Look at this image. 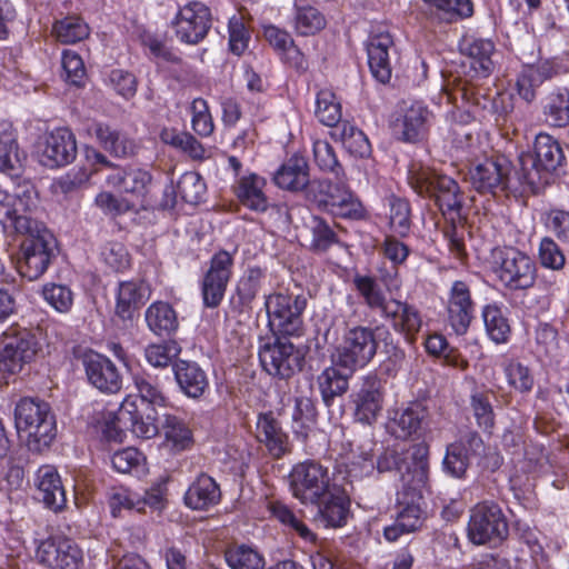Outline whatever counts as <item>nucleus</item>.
<instances>
[{"instance_id": "1", "label": "nucleus", "mask_w": 569, "mask_h": 569, "mask_svg": "<svg viewBox=\"0 0 569 569\" xmlns=\"http://www.w3.org/2000/svg\"><path fill=\"white\" fill-rule=\"evenodd\" d=\"M133 383L138 395H128L120 405L118 420L126 428L142 439H151L158 433V426L152 415L147 413L149 406H167V397L148 373H136Z\"/></svg>"}, {"instance_id": "2", "label": "nucleus", "mask_w": 569, "mask_h": 569, "mask_svg": "<svg viewBox=\"0 0 569 569\" xmlns=\"http://www.w3.org/2000/svg\"><path fill=\"white\" fill-rule=\"evenodd\" d=\"M377 338L386 346L392 343V335L386 327L375 329L365 326L349 327L345 330L341 341L332 353V363L352 375L365 368L375 358L378 349Z\"/></svg>"}, {"instance_id": "3", "label": "nucleus", "mask_w": 569, "mask_h": 569, "mask_svg": "<svg viewBox=\"0 0 569 569\" xmlns=\"http://www.w3.org/2000/svg\"><path fill=\"white\" fill-rule=\"evenodd\" d=\"M14 423L20 439L31 451L43 450L56 438V419L44 401L21 399L14 409Z\"/></svg>"}, {"instance_id": "4", "label": "nucleus", "mask_w": 569, "mask_h": 569, "mask_svg": "<svg viewBox=\"0 0 569 569\" xmlns=\"http://www.w3.org/2000/svg\"><path fill=\"white\" fill-rule=\"evenodd\" d=\"M28 230L18 231L26 238L21 241L17 257V270L23 278L38 280L49 268L54 257L56 240L53 234L37 220Z\"/></svg>"}, {"instance_id": "5", "label": "nucleus", "mask_w": 569, "mask_h": 569, "mask_svg": "<svg viewBox=\"0 0 569 569\" xmlns=\"http://www.w3.org/2000/svg\"><path fill=\"white\" fill-rule=\"evenodd\" d=\"M565 160L559 142L547 133H539L535 140L533 153L519 157V179L532 192H538L549 179L550 172L556 170Z\"/></svg>"}, {"instance_id": "6", "label": "nucleus", "mask_w": 569, "mask_h": 569, "mask_svg": "<svg viewBox=\"0 0 569 569\" xmlns=\"http://www.w3.org/2000/svg\"><path fill=\"white\" fill-rule=\"evenodd\" d=\"M408 181L419 196L433 199L443 214L460 213L463 194L452 178L430 168L412 166Z\"/></svg>"}, {"instance_id": "7", "label": "nucleus", "mask_w": 569, "mask_h": 569, "mask_svg": "<svg viewBox=\"0 0 569 569\" xmlns=\"http://www.w3.org/2000/svg\"><path fill=\"white\" fill-rule=\"evenodd\" d=\"M491 258V270L507 290H527L535 284L537 266L526 252L515 247L495 248Z\"/></svg>"}, {"instance_id": "8", "label": "nucleus", "mask_w": 569, "mask_h": 569, "mask_svg": "<svg viewBox=\"0 0 569 569\" xmlns=\"http://www.w3.org/2000/svg\"><path fill=\"white\" fill-rule=\"evenodd\" d=\"M335 487L328 468L316 461L298 463L290 472L292 495L305 505L320 503Z\"/></svg>"}, {"instance_id": "9", "label": "nucleus", "mask_w": 569, "mask_h": 569, "mask_svg": "<svg viewBox=\"0 0 569 569\" xmlns=\"http://www.w3.org/2000/svg\"><path fill=\"white\" fill-rule=\"evenodd\" d=\"M305 355L286 338L267 339L259 346L262 369L271 377L286 380L301 370Z\"/></svg>"}, {"instance_id": "10", "label": "nucleus", "mask_w": 569, "mask_h": 569, "mask_svg": "<svg viewBox=\"0 0 569 569\" xmlns=\"http://www.w3.org/2000/svg\"><path fill=\"white\" fill-rule=\"evenodd\" d=\"M307 300L302 296L270 293L264 298V308L271 331L282 336H300L302 312Z\"/></svg>"}, {"instance_id": "11", "label": "nucleus", "mask_w": 569, "mask_h": 569, "mask_svg": "<svg viewBox=\"0 0 569 569\" xmlns=\"http://www.w3.org/2000/svg\"><path fill=\"white\" fill-rule=\"evenodd\" d=\"M468 538L473 545H497L505 540L509 529L501 508L485 501L476 505L470 511Z\"/></svg>"}, {"instance_id": "12", "label": "nucleus", "mask_w": 569, "mask_h": 569, "mask_svg": "<svg viewBox=\"0 0 569 569\" xmlns=\"http://www.w3.org/2000/svg\"><path fill=\"white\" fill-rule=\"evenodd\" d=\"M0 371L14 373L38 352V341L27 328L13 325L1 333Z\"/></svg>"}, {"instance_id": "13", "label": "nucleus", "mask_w": 569, "mask_h": 569, "mask_svg": "<svg viewBox=\"0 0 569 569\" xmlns=\"http://www.w3.org/2000/svg\"><path fill=\"white\" fill-rule=\"evenodd\" d=\"M219 250L209 260L208 267L200 281L201 296L204 307L214 309L223 300L228 283L232 276L234 253Z\"/></svg>"}, {"instance_id": "14", "label": "nucleus", "mask_w": 569, "mask_h": 569, "mask_svg": "<svg viewBox=\"0 0 569 569\" xmlns=\"http://www.w3.org/2000/svg\"><path fill=\"white\" fill-rule=\"evenodd\" d=\"M34 560L44 569H80L83 551L68 537L51 536L37 543Z\"/></svg>"}, {"instance_id": "15", "label": "nucleus", "mask_w": 569, "mask_h": 569, "mask_svg": "<svg viewBox=\"0 0 569 569\" xmlns=\"http://www.w3.org/2000/svg\"><path fill=\"white\" fill-rule=\"evenodd\" d=\"M336 182L325 179L316 182L322 196L320 203L332 216L359 220L365 217V208L347 184L346 174Z\"/></svg>"}, {"instance_id": "16", "label": "nucleus", "mask_w": 569, "mask_h": 569, "mask_svg": "<svg viewBox=\"0 0 569 569\" xmlns=\"http://www.w3.org/2000/svg\"><path fill=\"white\" fill-rule=\"evenodd\" d=\"M172 24L181 42L197 44L206 38L211 28L210 9L200 1H191L180 8Z\"/></svg>"}, {"instance_id": "17", "label": "nucleus", "mask_w": 569, "mask_h": 569, "mask_svg": "<svg viewBox=\"0 0 569 569\" xmlns=\"http://www.w3.org/2000/svg\"><path fill=\"white\" fill-rule=\"evenodd\" d=\"M383 382L376 375L362 376L351 393L355 418L362 423H372L383 407Z\"/></svg>"}, {"instance_id": "18", "label": "nucleus", "mask_w": 569, "mask_h": 569, "mask_svg": "<svg viewBox=\"0 0 569 569\" xmlns=\"http://www.w3.org/2000/svg\"><path fill=\"white\" fill-rule=\"evenodd\" d=\"M429 447L426 442L408 446L399 451L402 488L423 489L428 483Z\"/></svg>"}, {"instance_id": "19", "label": "nucleus", "mask_w": 569, "mask_h": 569, "mask_svg": "<svg viewBox=\"0 0 569 569\" xmlns=\"http://www.w3.org/2000/svg\"><path fill=\"white\" fill-rule=\"evenodd\" d=\"M485 451V443L477 432H469L462 439L447 447L442 460L443 471L457 479L465 478L472 457Z\"/></svg>"}, {"instance_id": "20", "label": "nucleus", "mask_w": 569, "mask_h": 569, "mask_svg": "<svg viewBox=\"0 0 569 569\" xmlns=\"http://www.w3.org/2000/svg\"><path fill=\"white\" fill-rule=\"evenodd\" d=\"M82 365L90 385L104 393H116L122 387V376L117 366L106 356L98 352H87Z\"/></svg>"}, {"instance_id": "21", "label": "nucleus", "mask_w": 569, "mask_h": 569, "mask_svg": "<svg viewBox=\"0 0 569 569\" xmlns=\"http://www.w3.org/2000/svg\"><path fill=\"white\" fill-rule=\"evenodd\" d=\"M509 161L503 157L485 159L469 170L472 187L479 192H492L507 188Z\"/></svg>"}, {"instance_id": "22", "label": "nucleus", "mask_w": 569, "mask_h": 569, "mask_svg": "<svg viewBox=\"0 0 569 569\" xmlns=\"http://www.w3.org/2000/svg\"><path fill=\"white\" fill-rule=\"evenodd\" d=\"M34 207L31 191L22 194H11L0 188V222L4 228H12L16 232L24 231L34 221L30 212Z\"/></svg>"}, {"instance_id": "23", "label": "nucleus", "mask_w": 569, "mask_h": 569, "mask_svg": "<svg viewBox=\"0 0 569 569\" xmlns=\"http://www.w3.org/2000/svg\"><path fill=\"white\" fill-rule=\"evenodd\" d=\"M448 323L459 336L465 335L475 318V302L469 286L457 280L451 284L447 301Z\"/></svg>"}, {"instance_id": "24", "label": "nucleus", "mask_w": 569, "mask_h": 569, "mask_svg": "<svg viewBox=\"0 0 569 569\" xmlns=\"http://www.w3.org/2000/svg\"><path fill=\"white\" fill-rule=\"evenodd\" d=\"M431 112L421 102L405 108L392 121L395 136L408 143L421 141L429 128Z\"/></svg>"}, {"instance_id": "25", "label": "nucleus", "mask_w": 569, "mask_h": 569, "mask_svg": "<svg viewBox=\"0 0 569 569\" xmlns=\"http://www.w3.org/2000/svg\"><path fill=\"white\" fill-rule=\"evenodd\" d=\"M77 154L73 133L67 128L51 131L44 139L40 162L48 168H57L71 162Z\"/></svg>"}, {"instance_id": "26", "label": "nucleus", "mask_w": 569, "mask_h": 569, "mask_svg": "<svg viewBox=\"0 0 569 569\" xmlns=\"http://www.w3.org/2000/svg\"><path fill=\"white\" fill-rule=\"evenodd\" d=\"M86 131L94 137L99 144L116 158H129L138 152L139 146L134 139L112 128L106 122L91 121Z\"/></svg>"}, {"instance_id": "27", "label": "nucleus", "mask_w": 569, "mask_h": 569, "mask_svg": "<svg viewBox=\"0 0 569 569\" xmlns=\"http://www.w3.org/2000/svg\"><path fill=\"white\" fill-rule=\"evenodd\" d=\"M381 317L389 320L392 329L403 336L406 341L413 343L422 327L419 310L406 301L389 299Z\"/></svg>"}, {"instance_id": "28", "label": "nucleus", "mask_w": 569, "mask_h": 569, "mask_svg": "<svg viewBox=\"0 0 569 569\" xmlns=\"http://www.w3.org/2000/svg\"><path fill=\"white\" fill-rule=\"evenodd\" d=\"M107 183L121 193L130 194L137 202H142L150 191L152 174L143 168L127 167L110 173Z\"/></svg>"}, {"instance_id": "29", "label": "nucleus", "mask_w": 569, "mask_h": 569, "mask_svg": "<svg viewBox=\"0 0 569 569\" xmlns=\"http://www.w3.org/2000/svg\"><path fill=\"white\" fill-rule=\"evenodd\" d=\"M393 39L389 31L377 30L371 33L367 44L368 64L375 79L387 83L391 79L390 50Z\"/></svg>"}, {"instance_id": "30", "label": "nucleus", "mask_w": 569, "mask_h": 569, "mask_svg": "<svg viewBox=\"0 0 569 569\" xmlns=\"http://www.w3.org/2000/svg\"><path fill=\"white\" fill-rule=\"evenodd\" d=\"M267 180L253 172L240 176L233 183V192L239 202L254 212H266L269 209V198L266 193Z\"/></svg>"}, {"instance_id": "31", "label": "nucleus", "mask_w": 569, "mask_h": 569, "mask_svg": "<svg viewBox=\"0 0 569 569\" xmlns=\"http://www.w3.org/2000/svg\"><path fill=\"white\" fill-rule=\"evenodd\" d=\"M34 485L38 489V498L47 508L57 512L66 507V490L53 466H41L34 475Z\"/></svg>"}, {"instance_id": "32", "label": "nucleus", "mask_w": 569, "mask_h": 569, "mask_svg": "<svg viewBox=\"0 0 569 569\" xmlns=\"http://www.w3.org/2000/svg\"><path fill=\"white\" fill-rule=\"evenodd\" d=\"M460 51L469 60L475 76L486 78L492 72L495 44L491 40L467 36L460 42Z\"/></svg>"}, {"instance_id": "33", "label": "nucleus", "mask_w": 569, "mask_h": 569, "mask_svg": "<svg viewBox=\"0 0 569 569\" xmlns=\"http://www.w3.org/2000/svg\"><path fill=\"white\" fill-rule=\"evenodd\" d=\"M174 380L188 398L198 399L208 389L206 372L194 361L178 360L173 365Z\"/></svg>"}, {"instance_id": "34", "label": "nucleus", "mask_w": 569, "mask_h": 569, "mask_svg": "<svg viewBox=\"0 0 569 569\" xmlns=\"http://www.w3.org/2000/svg\"><path fill=\"white\" fill-rule=\"evenodd\" d=\"M422 490L402 488L398 492V512L396 519L399 526L410 532L418 530L425 520V512L421 509Z\"/></svg>"}, {"instance_id": "35", "label": "nucleus", "mask_w": 569, "mask_h": 569, "mask_svg": "<svg viewBox=\"0 0 569 569\" xmlns=\"http://www.w3.org/2000/svg\"><path fill=\"white\" fill-rule=\"evenodd\" d=\"M221 491L216 480L206 475H199L184 493V503L193 510H207L219 503Z\"/></svg>"}, {"instance_id": "36", "label": "nucleus", "mask_w": 569, "mask_h": 569, "mask_svg": "<svg viewBox=\"0 0 569 569\" xmlns=\"http://www.w3.org/2000/svg\"><path fill=\"white\" fill-rule=\"evenodd\" d=\"M426 14L438 22L453 23L473 14L471 0H421Z\"/></svg>"}, {"instance_id": "37", "label": "nucleus", "mask_w": 569, "mask_h": 569, "mask_svg": "<svg viewBox=\"0 0 569 569\" xmlns=\"http://www.w3.org/2000/svg\"><path fill=\"white\" fill-rule=\"evenodd\" d=\"M274 183L284 190L300 191L309 183V166L305 157H290L274 173Z\"/></svg>"}, {"instance_id": "38", "label": "nucleus", "mask_w": 569, "mask_h": 569, "mask_svg": "<svg viewBox=\"0 0 569 569\" xmlns=\"http://www.w3.org/2000/svg\"><path fill=\"white\" fill-rule=\"evenodd\" d=\"M148 329L158 337L170 336L179 327L176 310L169 302L154 301L144 311Z\"/></svg>"}, {"instance_id": "39", "label": "nucleus", "mask_w": 569, "mask_h": 569, "mask_svg": "<svg viewBox=\"0 0 569 569\" xmlns=\"http://www.w3.org/2000/svg\"><path fill=\"white\" fill-rule=\"evenodd\" d=\"M267 279V271L260 267H249L239 278L236 286L237 300H232L239 311L249 309Z\"/></svg>"}, {"instance_id": "40", "label": "nucleus", "mask_w": 569, "mask_h": 569, "mask_svg": "<svg viewBox=\"0 0 569 569\" xmlns=\"http://www.w3.org/2000/svg\"><path fill=\"white\" fill-rule=\"evenodd\" d=\"M331 136L340 141L343 148L353 157L366 158L371 154V144L367 136L348 121H342L335 127Z\"/></svg>"}, {"instance_id": "41", "label": "nucleus", "mask_w": 569, "mask_h": 569, "mask_svg": "<svg viewBox=\"0 0 569 569\" xmlns=\"http://www.w3.org/2000/svg\"><path fill=\"white\" fill-rule=\"evenodd\" d=\"M257 439L263 442L270 453L280 457L286 451L287 436L272 413H261L257 420Z\"/></svg>"}, {"instance_id": "42", "label": "nucleus", "mask_w": 569, "mask_h": 569, "mask_svg": "<svg viewBox=\"0 0 569 569\" xmlns=\"http://www.w3.org/2000/svg\"><path fill=\"white\" fill-rule=\"evenodd\" d=\"M327 26L326 17L315 7L295 1L292 28L298 36H315Z\"/></svg>"}, {"instance_id": "43", "label": "nucleus", "mask_w": 569, "mask_h": 569, "mask_svg": "<svg viewBox=\"0 0 569 569\" xmlns=\"http://www.w3.org/2000/svg\"><path fill=\"white\" fill-rule=\"evenodd\" d=\"M147 287L142 281H121L117 291L116 313L122 319H129L144 300Z\"/></svg>"}, {"instance_id": "44", "label": "nucleus", "mask_w": 569, "mask_h": 569, "mask_svg": "<svg viewBox=\"0 0 569 569\" xmlns=\"http://www.w3.org/2000/svg\"><path fill=\"white\" fill-rule=\"evenodd\" d=\"M425 416V409L419 403H415L396 411L388 428L395 437L406 439L420 429Z\"/></svg>"}, {"instance_id": "45", "label": "nucleus", "mask_w": 569, "mask_h": 569, "mask_svg": "<svg viewBox=\"0 0 569 569\" xmlns=\"http://www.w3.org/2000/svg\"><path fill=\"white\" fill-rule=\"evenodd\" d=\"M550 77V68L546 63L523 66L516 80L518 94L526 101L533 100L536 89Z\"/></svg>"}, {"instance_id": "46", "label": "nucleus", "mask_w": 569, "mask_h": 569, "mask_svg": "<svg viewBox=\"0 0 569 569\" xmlns=\"http://www.w3.org/2000/svg\"><path fill=\"white\" fill-rule=\"evenodd\" d=\"M164 446L173 451H182L192 445V432L186 422L173 415H164L162 420Z\"/></svg>"}, {"instance_id": "47", "label": "nucleus", "mask_w": 569, "mask_h": 569, "mask_svg": "<svg viewBox=\"0 0 569 569\" xmlns=\"http://www.w3.org/2000/svg\"><path fill=\"white\" fill-rule=\"evenodd\" d=\"M485 329L495 343H506L511 333L509 321L505 311L497 305H487L482 309Z\"/></svg>"}, {"instance_id": "48", "label": "nucleus", "mask_w": 569, "mask_h": 569, "mask_svg": "<svg viewBox=\"0 0 569 569\" xmlns=\"http://www.w3.org/2000/svg\"><path fill=\"white\" fill-rule=\"evenodd\" d=\"M336 365L326 368L318 376V386L322 400L330 407L336 397L342 396L349 388L348 376H343Z\"/></svg>"}, {"instance_id": "49", "label": "nucleus", "mask_w": 569, "mask_h": 569, "mask_svg": "<svg viewBox=\"0 0 569 569\" xmlns=\"http://www.w3.org/2000/svg\"><path fill=\"white\" fill-rule=\"evenodd\" d=\"M315 505L319 507V512L328 526L340 527L346 522L349 502L337 487L330 490V497Z\"/></svg>"}, {"instance_id": "50", "label": "nucleus", "mask_w": 569, "mask_h": 569, "mask_svg": "<svg viewBox=\"0 0 569 569\" xmlns=\"http://www.w3.org/2000/svg\"><path fill=\"white\" fill-rule=\"evenodd\" d=\"M90 33L89 26L77 16L57 20L52 26V34L64 44H72L86 39Z\"/></svg>"}, {"instance_id": "51", "label": "nucleus", "mask_w": 569, "mask_h": 569, "mask_svg": "<svg viewBox=\"0 0 569 569\" xmlns=\"http://www.w3.org/2000/svg\"><path fill=\"white\" fill-rule=\"evenodd\" d=\"M353 284L369 309L379 311L380 315L385 311L389 300L375 278L358 274L353 278Z\"/></svg>"}, {"instance_id": "52", "label": "nucleus", "mask_w": 569, "mask_h": 569, "mask_svg": "<svg viewBox=\"0 0 569 569\" xmlns=\"http://www.w3.org/2000/svg\"><path fill=\"white\" fill-rule=\"evenodd\" d=\"M546 121L552 126L562 128L569 124V91L551 92L543 106Z\"/></svg>"}, {"instance_id": "53", "label": "nucleus", "mask_w": 569, "mask_h": 569, "mask_svg": "<svg viewBox=\"0 0 569 569\" xmlns=\"http://www.w3.org/2000/svg\"><path fill=\"white\" fill-rule=\"evenodd\" d=\"M308 228L311 233L310 249L317 253L328 251L332 246L339 243L338 234L328 221L323 218L311 217Z\"/></svg>"}, {"instance_id": "54", "label": "nucleus", "mask_w": 569, "mask_h": 569, "mask_svg": "<svg viewBox=\"0 0 569 569\" xmlns=\"http://www.w3.org/2000/svg\"><path fill=\"white\" fill-rule=\"evenodd\" d=\"M315 114L327 127L335 129L341 123V104L331 90L322 89L317 93Z\"/></svg>"}, {"instance_id": "55", "label": "nucleus", "mask_w": 569, "mask_h": 569, "mask_svg": "<svg viewBox=\"0 0 569 569\" xmlns=\"http://www.w3.org/2000/svg\"><path fill=\"white\" fill-rule=\"evenodd\" d=\"M180 353L181 347L176 340L150 343L144 349V358L153 368L173 367Z\"/></svg>"}, {"instance_id": "56", "label": "nucleus", "mask_w": 569, "mask_h": 569, "mask_svg": "<svg viewBox=\"0 0 569 569\" xmlns=\"http://www.w3.org/2000/svg\"><path fill=\"white\" fill-rule=\"evenodd\" d=\"M224 559L230 569H263L264 559L253 548L246 545L229 547Z\"/></svg>"}, {"instance_id": "57", "label": "nucleus", "mask_w": 569, "mask_h": 569, "mask_svg": "<svg viewBox=\"0 0 569 569\" xmlns=\"http://www.w3.org/2000/svg\"><path fill=\"white\" fill-rule=\"evenodd\" d=\"M20 163L18 144L11 124H0V170L4 173L12 172Z\"/></svg>"}, {"instance_id": "58", "label": "nucleus", "mask_w": 569, "mask_h": 569, "mask_svg": "<svg viewBox=\"0 0 569 569\" xmlns=\"http://www.w3.org/2000/svg\"><path fill=\"white\" fill-rule=\"evenodd\" d=\"M388 206L390 210L389 226L395 234L399 237H407L410 232V204L407 200L391 196L388 198Z\"/></svg>"}, {"instance_id": "59", "label": "nucleus", "mask_w": 569, "mask_h": 569, "mask_svg": "<svg viewBox=\"0 0 569 569\" xmlns=\"http://www.w3.org/2000/svg\"><path fill=\"white\" fill-rule=\"evenodd\" d=\"M267 509L270 515L283 526L295 530L305 540H313L315 536L310 529L297 518L288 506L281 501H268Z\"/></svg>"}, {"instance_id": "60", "label": "nucleus", "mask_w": 569, "mask_h": 569, "mask_svg": "<svg viewBox=\"0 0 569 569\" xmlns=\"http://www.w3.org/2000/svg\"><path fill=\"white\" fill-rule=\"evenodd\" d=\"M206 182L197 172L183 173L177 183V194L188 203L196 204L206 193Z\"/></svg>"}, {"instance_id": "61", "label": "nucleus", "mask_w": 569, "mask_h": 569, "mask_svg": "<svg viewBox=\"0 0 569 569\" xmlns=\"http://www.w3.org/2000/svg\"><path fill=\"white\" fill-rule=\"evenodd\" d=\"M313 158L315 162L322 171L333 173L335 178H341L345 174L335 150L328 141L316 140L313 142Z\"/></svg>"}, {"instance_id": "62", "label": "nucleus", "mask_w": 569, "mask_h": 569, "mask_svg": "<svg viewBox=\"0 0 569 569\" xmlns=\"http://www.w3.org/2000/svg\"><path fill=\"white\" fill-rule=\"evenodd\" d=\"M545 226L560 242L569 244V210L550 207L545 212Z\"/></svg>"}, {"instance_id": "63", "label": "nucleus", "mask_w": 569, "mask_h": 569, "mask_svg": "<svg viewBox=\"0 0 569 569\" xmlns=\"http://www.w3.org/2000/svg\"><path fill=\"white\" fill-rule=\"evenodd\" d=\"M470 406L478 426L490 431L495 425V412L487 392L476 391L470 397Z\"/></svg>"}, {"instance_id": "64", "label": "nucleus", "mask_w": 569, "mask_h": 569, "mask_svg": "<svg viewBox=\"0 0 569 569\" xmlns=\"http://www.w3.org/2000/svg\"><path fill=\"white\" fill-rule=\"evenodd\" d=\"M503 372L510 387L519 392H529L533 387V377L528 367L517 361H508Z\"/></svg>"}]
</instances>
